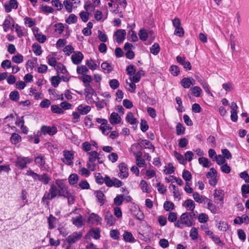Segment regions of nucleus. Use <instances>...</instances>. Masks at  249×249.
Segmentation results:
<instances>
[{
    "instance_id": "obj_48",
    "label": "nucleus",
    "mask_w": 249,
    "mask_h": 249,
    "mask_svg": "<svg viewBox=\"0 0 249 249\" xmlns=\"http://www.w3.org/2000/svg\"><path fill=\"white\" fill-rule=\"evenodd\" d=\"M51 111L53 113L58 114H63L64 112L62 109L59 107L58 105H54L51 106Z\"/></svg>"
},
{
    "instance_id": "obj_18",
    "label": "nucleus",
    "mask_w": 249,
    "mask_h": 249,
    "mask_svg": "<svg viewBox=\"0 0 249 249\" xmlns=\"http://www.w3.org/2000/svg\"><path fill=\"white\" fill-rule=\"evenodd\" d=\"M54 69L57 71V74H59V72L63 74H67L69 75V73L66 67L62 63L58 62L56 67H54Z\"/></svg>"
},
{
    "instance_id": "obj_20",
    "label": "nucleus",
    "mask_w": 249,
    "mask_h": 249,
    "mask_svg": "<svg viewBox=\"0 0 249 249\" xmlns=\"http://www.w3.org/2000/svg\"><path fill=\"white\" fill-rule=\"evenodd\" d=\"M124 240L127 242L134 243L136 241V239L133 236L132 234L127 231H125L123 234Z\"/></svg>"
},
{
    "instance_id": "obj_24",
    "label": "nucleus",
    "mask_w": 249,
    "mask_h": 249,
    "mask_svg": "<svg viewBox=\"0 0 249 249\" xmlns=\"http://www.w3.org/2000/svg\"><path fill=\"white\" fill-rule=\"evenodd\" d=\"M126 121L131 124H138L139 123L138 121L136 118L134 117L133 113L131 112H129L126 117Z\"/></svg>"
},
{
    "instance_id": "obj_14",
    "label": "nucleus",
    "mask_w": 249,
    "mask_h": 249,
    "mask_svg": "<svg viewBox=\"0 0 249 249\" xmlns=\"http://www.w3.org/2000/svg\"><path fill=\"white\" fill-rule=\"evenodd\" d=\"M105 220L107 222V225L109 226L114 225L116 221V219L110 211L106 212L105 215Z\"/></svg>"
},
{
    "instance_id": "obj_15",
    "label": "nucleus",
    "mask_w": 249,
    "mask_h": 249,
    "mask_svg": "<svg viewBox=\"0 0 249 249\" xmlns=\"http://www.w3.org/2000/svg\"><path fill=\"white\" fill-rule=\"evenodd\" d=\"M109 122L112 125L119 124L122 120L121 117L116 112H112L109 118Z\"/></svg>"
},
{
    "instance_id": "obj_34",
    "label": "nucleus",
    "mask_w": 249,
    "mask_h": 249,
    "mask_svg": "<svg viewBox=\"0 0 249 249\" xmlns=\"http://www.w3.org/2000/svg\"><path fill=\"white\" fill-rule=\"evenodd\" d=\"M160 50L159 44L157 43H155L150 48V53L153 55H157L160 52Z\"/></svg>"
},
{
    "instance_id": "obj_54",
    "label": "nucleus",
    "mask_w": 249,
    "mask_h": 249,
    "mask_svg": "<svg viewBox=\"0 0 249 249\" xmlns=\"http://www.w3.org/2000/svg\"><path fill=\"white\" fill-rule=\"evenodd\" d=\"M35 36L36 40L40 43H44L47 40L46 36L41 33H36Z\"/></svg>"
},
{
    "instance_id": "obj_47",
    "label": "nucleus",
    "mask_w": 249,
    "mask_h": 249,
    "mask_svg": "<svg viewBox=\"0 0 249 249\" xmlns=\"http://www.w3.org/2000/svg\"><path fill=\"white\" fill-rule=\"evenodd\" d=\"M182 177L183 178L188 182L192 179V176L191 173L188 170H184L182 173Z\"/></svg>"
},
{
    "instance_id": "obj_17",
    "label": "nucleus",
    "mask_w": 249,
    "mask_h": 249,
    "mask_svg": "<svg viewBox=\"0 0 249 249\" xmlns=\"http://www.w3.org/2000/svg\"><path fill=\"white\" fill-rule=\"evenodd\" d=\"M102 218L100 217L98 215L94 213H91L88 219V223L93 224L95 222L97 223H101L102 221Z\"/></svg>"
},
{
    "instance_id": "obj_22",
    "label": "nucleus",
    "mask_w": 249,
    "mask_h": 249,
    "mask_svg": "<svg viewBox=\"0 0 249 249\" xmlns=\"http://www.w3.org/2000/svg\"><path fill=\"white\" fill-rule=\"evenodd\" d=\"M101 67L105 72L107 73L111 72L113 69V67L111 65V64L107 63V61L102 63Z\"/></svg>"
},
{
    "instance_id": "obj_52",
    "label": "nucleus",
    "mask_w": 249,
    "mask_h": 249,
    "mask_svg": "<svg viewBox=\"0 0 249 249\" xmlns=\"http://www.w3.org/2000/svg\"><path fill=\"white\" fill-rule=\"evenodd\" d=\"M198 231L195 227H193L190 232V236L193 240H195L198 238Z\"/></svg>"
},
{
    "instance_id": "obj_53",
    "label": "nucleus",
    "mask_w": 249,
    "mask_h": 249,
    "mask_svg": "<svg viewBox=\"0 0 249 249\" xmlns=\"http://www.w3.org/2000/svg\"><path fill=\"white\" fill-rule=\"evenodd\" d=\"M12 61L17 64L21 63L23 60V56L20 53H18L12 58Z\"/></svg>"
},
{
    "instance_id": "obj_26",
    "label": "nucleus",
    "mask_w": 249,
    "mask_h": 249,
    "mask_svg": "<svg viewBox=\"0 0 249 249\" xmlns=\"http://www.w3.org/2000/svg\"><path fill=\"white\" fill-rule=\"evenodd\" d=\"M198 162L200 164L202 165L204 167L209 168L212 165V163L208 159L205 157H201L198 159Z\"/></svg>"
},
{
    "instance_id": "obj_28",
    "label": "nucleus",
    "mask_w": 249,
    "mask_h": 249,
    "mask_svg": "<svg viewBox=\"0 0 249 249\" xmlns=\"http://www.w3.org/2000/svg\"><path fill=\"white\" fill-rule=\"evenodd\" d=\"M16 166L20 169H23L27 167L26 161L23 157L18 158L16 162Z\"/></svg>"
},
{
    "instance_id": "obj_1",
    "label": "nucleus",
    "mask_w": 249,
    "mask_h": 249,
    "mask_svg": "<svg viewBox=\"0 0 249 249\" xmlns=\"http://www.w3.org/2000/svg\"><path fill=\"white\" fill-rule=\"evenodd\" d=\"M172 22L174 27L175 28L174 35L179 37H182L184 35V31L183 28L181 27L180 20L178 18H175L172 20Z\"/></svg>"
},
{
    "instance_id": "obj_55",
    "label": "nucleus",
    "mask_w": 249,
    "mask_h": 249,
    "mask_svg": "<svg viewBox=\"0 0 249 249\" xmlns=\"http://www.w3.org/2000/svg\"><path fill=\"white\" fill-rule=\"evenodd\" d=\"M89 15L90 13L89 12H85L84 11H81L79 13V16L80 18L84 22H86L88 21Z\"/></svg>"
},
{
    "instance_id": "obj_46",
    "label": "nucleus",
    "mask_w": 249,
    "mask_h": 249,
    "mask_svg": "<svg viewBox=\"0 0 249 249\" xmlns=\"http://www.w3.org/2000/svg\"><path fill=\"white\" fill-rule=\"evenodd\" d=\"M77 21V17L73 14L69 15L68 18L66 19V22L69 24L75 23Z\"/></svg>"
},
{
    "instance_id": "obj_63",
    "label": "nucleus",
    "mask_w": 249,
    "mask_h": 249,
    "mask_svg": "<svg viewBox=\"0 0 249 249\" xmlns=\"http://www.w3.org/2000/svg\"><path fill=\"white\" fill-rule=\"evenodd\" d=\"M208 216L204 213H201L198 216V220L201 223H205L208 220Z\"/></svg>"
},
{
    "instance_id": "obj_59",
    "label": "nucleus",
    "mask_w": 249,
    "mask_h": 249,
    "mask_svg": "<svg viewBox=\"0 0 249 249\" xmlns=\"http://www.w3.org/2000/svg\"><path fill=\"white\" fill-rule=\"evenodd\" d=\"M51 178L47 176V174L43 173L40 175L39 180L42 181L44 184H47L51 180Z\"/></svg>"
},
{
    "instance_id": "obj_19",
    "label": "nucleus",
    "mask_w": 249,
    "mask_h": 249,
    "mask_svg": "<svg viewBox=\"0 0 249 249\" xmlns=\"http://www.w3.org/2000/svg\"><path fill=\"white\" fill-rule=\"evenodd\" d=\"M91 107L89 106H83L80 105L77 107V110L81 115H86L88 114L90 110Z\"/></svg>"
},
{
    "instance_id": "obj_50",
    "label": "nucleus",
    "mask_w": 249,
    "mask_h": 249,
    "mask_svg": "<svg viewBox=\"0 0 249 249\" xmlns=\"http://www.w3.org/2000/svg\"><path fill=\"white\" fill-rule=\"evenodd\" d=\"M78 78L81 80L83 83H90L92 81V77L88 74H84L83 76L78 77Z\"/></svg>"
},
{
    "instance_id": "obj_12",
    "label": "nucleus",
    "mask_w": 249,
    "mask_h": 249,
    "mask_svg": "<svg viewBox=\"0 0 249 249\" xmlns=\"http://www.w3.org/2000/svg\"><path fill=\"white\" fill-rule=\"evenodd\" d=\"M215 202L218 203L219 202L223 203L224 193L223 190L221 189H215L213 194Z\"/></svg>"
},
{
    "instance_id": "obj_6",
    "label": "nucleus",
    "mask_w": 249,
    "mask_h": 249,
    "mask_svg": "<svg viewBox=\"0 0 249 249\" xmlns=\"http://www.w3.org/2000/svg\"><path fill=\"white\" fill-rule=\"evenodd\" d=\"M129 211L131 214L137 219L140 220L143 219L144 216L142 213L138 209V207L136 205L133 204L130 208Z\"/></svg>"
},
{
    "instance_id": "obj_49",
    "label": "nucleus",
    "mask_w": 249,
    "mask_h": 249,
    "mask_svg": "<svg viewBox=\"0 0 249 249\" xmlns=\"http://www.w3.org/2000/svg\"><path fill=\"white\" fill-rule=\"evenodd\" d=\"M63 5L68 13H71L72 11L73 3L68 0H65L63 1Z\"/></svg>"
},
{
    "instance_id": "obj_57",
    "label": "nucleus",
    "mask_w": 249,
    "mask_h": 249,
    "mask_svg": "<svg viewBox=\"0 0 249 249\" xmlns=\"http://www.w3.org/2000/svg\"><path fill=\"white\" fill-rule=\"evenodd\" d=\"M140 128L142 132H146L149 128V125L147 124V121L144 119H141Z\"/></svg>"
},
{
    "instance_id": "obj_5",
    "label": "nucleus",
    "mask_w": 249,
    "mask_h": 249,
    "mask_svg": "<svg viewBox=\"0 0 249 249\" xmlns=\"http://www.w3.org/2000/svg\"><path fill=\"white\" fill-rule=\"evenodd\" d=\"M191 218H192V213L188 212L184 213L180 216V219L183 224L187 227H191L193 225V222Z\"/></svg>"
},
{
    "instance_id": "obj_60",
    "label": "nucleus",
    "mask_w": 249,
    "mask_h": 249,
    "mask_svg": "<svg viewBox=\"0 0 249 249\" xmlns=\"http://www.w3.org/2000/svg\"><path fill=\"white\" fill-rule=\"evenodd\" d=\"M56 218L53 216L52 214H50L49 217L48 218V223L49 224V229H53L54 228V226L53 225L54 222L56 220Z\"/></svg>"
},
{
    "instance_id": "obj_25",
    "label": "nucleus",
    "mask_w": 249,
    "mask_h": 249,
    "mask_svg": "<svg viewBox=\"0 0 249 249\" xmlns=\"http://www.w3.org/2000/svg\"><path fill=\"white\" fill-rule=\"evenodd\" d=\"M79 179V177L77 174L72 173L71 174L68 178L69 183L70 185H75L77 183Z\"/></svg>"
},
{
    "instance_id": "obj_37",
    "label": "nucleus",
    "mask_w": 249,
    "mask_h": 249,
    "mask_svg": "<svg viewBox=\"0 0 249 249\" xmlns=\"http://www.w3.org/2000/svg\"><path fill=\"white\" fill-rule=\"evenodd\" d=\"M193 198L194 199H195V200L197 202V203H202L203 200H204V199H206L207 200H208V198H207L206 197H204V198L203 197V196H200L198 193L197 192H195V193H193Z\"/></svg>"
},
{
    "instance_id": "obj_58",
    "label": "nucleus",
    "mask_w": 249,
    "mask_h": 249,
    "mask_svg": "<svg viewBox=\"0 0 249 249\" xmlns=\"http://www.w3.org/2000/svg\"><path fill=\"white\" fill-rule=\"evenodd\" d=\"M241 192L243 197H247V194H249V184H243L241 187Z\"/></svg>"
},
{
    "instance_id": "obj_4",
    "label": "nucleus",
    "mask_w": 249,
    "mask_h": 249,
    "mask_svg": "<svg viewBox=\"0 0 249 249\" xmlns=\"http://www.w3.org/2000/svg\"><path fill=\"white\" fill-rule=\"evenodd\" d=\"M100 229L99 228H91L85 236V239L87 240L90 239L92 237L95 239H98L100 237Z\"/></svg>"
},
{
    "instance_id": "obj_39",
    "label": "nucleus",
    "mask_w": 249,
    "mask_h": 249,
    "mask_svg": "<svg viewBox=\"0 0 249 249\" xmlns=\"http://www.w3.org/2000/svg\"><path fill=\"white\" fill-rule=\"evenodd\" d=\"M124 200V196L123 195H117L114 199V203L115 205L119 206L122 204Z\"/></svg>"
},
{
    "instance_id": "obj_61",
    "label": "nucleus",
    "mask_w": 249,
    "mask_h": 249,
    "mask_svg": "<svg viewBox=\"0 0 249 249\" xmlns=\"http://www.w3.org/2000/svg\"><path fill=\"white\" fill-rule=\"evenodd\" d=\"M47 59H48V63L50 66L54 67V68L56 67L58 62H57L55 58L48 55Z\"/></svg>"
},
{
    "instance_id": "obj_13",
    "label": "nucleus",
    "mask_w": 249,
    "mask_h": 249,
    "mask_svg": "<svg viewBox=\"0 0 249 249\" xmlns=\"http://www.w3.org/2000/svg\"><path fill=\"white\" fill-rule=\"evenodd\" d=\"M18 3L17 0H10L9 4L5 3L4 7L6 13H9L12 9H16L18 7Z\"/></svg>"
},
{
    "instance_id": "obj_45",
    "label": "nucleus",
    "mask_w": 249,
    "mask_h": 249,
    "mask_svg": "<svg viewBox=\"0 0 249 249\" xmlns=\"http://www.w3.org/2000/svg\"><path fill=\"white\" fill-rule=\"evenodd\" d=\"M192 93L195 96L198 97L200 96V94L202 92V90L199 87L195 86L191 88Z\"/></svg>"
},
{
    "instance_id": "obj_36",
    "label": "nucleus",
    "mask_w": 249,
    "mask_h": 249,
    "mask_svg": "<svg viewBox=\"0 0 249 249\" xmlns=\"http://www.w3.org/2000/svg\"><path fill=\"white\" fill-rule=\"evenodd\" d=\"M71 221L72 222L73 224L78 227H81L83 224L82 221V216L81 215H79L76 218H72Z\"/></svg>"
},
{
    "instance_id": "obj_30",
    "label": "nucleus",
    "mask_w": 249,
    "mask_h": 249,
    "mask_svg": "<svg viewBox=\"0 0 249 249\" xmlns=\"http://www.w3.org/2000/svg\"><path fill=\"white\" fill-rule=\"evenodd\" d=\"M21 141V136L16 133H13L11 137L10 138V141L12 144H16L18 142H20Z\"/></svg>"
},
{
    "instance_id": "obj_11",
    "label": "nucleus",
    "mask_w": 249,
    "mask_h": 249,
    "mask_svg": "<svg viewBox=\"0 0 249 249\" xmlns=\"http://www.w3.org/2000/svg\"><path fill=\"white\" fill-rule=\"evenodd\" d=\"M83 58L84 55L83 53L79 51L74 52V54L71 56L72 63L75 65L79 64L82 62Z\"/></svg>"
},
{
    "instance_id": "obj_32",
    "label": "nucleus",
    "mask_w": 249,
    "mask_h": 249,
    "mask_svg": "<svg viewBox=\"0 0 249 249\" xmlns=\"http://www.w3.org/2000/svg\"><path fill=\"white\" fill-rule=\"evenodd\" d=\"M64 198H67L69 205H71L74 203L75 201V196L70 192H67L66 194H64Z\"/></svg>"
},
{
    "instance_id": "obj_64",
    "label": "nucleus",
    "mask_w": 249,
    "mask_h": 249,
    "mask_svg": "<svg viewBox=\"0 0 249 249\" xmlns=\"http://www.w3.org/2000/svg\"><path fill=\"white\" fill-rule=\"evenodd\" d=\"M210 237L212 240L219 246L223 247L225 245V244L220 239V238L217 236L214 235L213 236H210Z\"/></svg>"
},
{
    "instance_id": "obj_38",
    "label": "nucleus",
    "mask_w": 249,
    "mask_h": 249,
    "mask_svg": "<svg viewBox=\"0 0 249 249\" xmlns=\"http://www.w3.org/2000/svg\"><path fill=\"white\" fill-rule=\"evenodd\" d=\"M95 178L96 182L99 184L102 185L105 181V177L104 178L102 174L100 173H97L95 174Z\"/></svg>"
},
{
    "instance_id": "obj_40",
    "label": "nucleus",
    "mask_w": 249,
    "mask_h": 249,
    "mask_svg": "<svg viewBox=\"0 0 249 249\" xmlns=\"http://www.w3.org/2000/svg\"><path fill=\"white\" fill-rule=\"evenodd\" d=\"M185 127L182 124L180 123L177 124L176 125V131L178 135H183L185 132Z\"/></svg>"
},
{
    "instance_id": "obj_43",
    "label": "nucleus",
    "mask_w": 249,
    "mask_h": 249,
    "mask_svg": "<svg viewBox=\"0 0 249 249\" xmlns=\"http://www.w3.org/2000/svg\"><path fill=\"white\" fill-rule=\"evenodd\" d=\"M163 208L166 211H170L175 208L174 204L169 201H166L163 204Z\"/></svg>"
},
{
    "instance_id": "obj_51",
    "label": "nucleus",
    "mask_w": 249,
    "mask_h": 249,
    "mask_svg": "<svg viewBox=\"0 0 249 249\" xmlns=\"http://www.w3.org/2000/svg\"><path fill=\"white\" fill-rule=\"evenodd\" d=\"M35 163L39 166H44L45 164V160L43 156H38L36 157L35 160Z\"/></svg>"
},
{
    "instance_id": "obj_27",
    "label": "nucleus",
    "mask_w": 249,
    "mask_h": 249,
    "mask_svg": "<svg viewBox=\"0 0 249 249\" xmlns=\"http://www.w3.org/2000/svg\"><path fill=\"white\" fill-rule=\"evenodd\" d=\"M185 207L188 211H194L195 208V203L191 199H188L185 201Z\"/></svg>"
},
{
    "instance_id": "obj_3",
    "label": "nucleus",
    "mask_w": 249,
    "mask_h": 249,
    "mask_svg": "<svg viewBox=\"0 0 249 249\" xmlns=\"http://www.w3.org/2000/svg\"><path fill=\"white\" fill-rule=\"evenodd\" d=\"M40 132L44 135L48 134L50 136H53L57 132V129L54 125L50 126L43 125L40 128Z\"/></svg>"
},
{
    "instance_id": "obj_8",
    "label": "nucleus",
    "mask_w": 249,
    "mask_h": 249,
    "mask_svg": "<svg viewBox=\"0 0 249 249\" xmlns=\"http://www.w3.org/2000/svg\"><path fill=\"white\" fill-rule=\"evenodd\" d=\"M176 60L178 63L182 65L186 71H189L192 69V66L189 61H186L185 57H181L178 55L176 57Z\"/></svg>"
},
{
    "instance_id": "obj_9",
    "label": "nucleus",
    "mask_w": 249,
    "mask_h": 249,
    "mask_svg": "<svg viewBox=\"0 0 249 249\" xmlns=\"http://www.w3.org/2000/svg\"><path fill=\"white\" fill-rule=\"evenodd\" d=\"M63 153L64 156L66 160V161H65V160L63 159H62V160L63 162L68 165H71L73 163L72 160L73 159L74 157L73 152L69 150H64Z\"/></svg>"
},
{
    "instance_id": "obj_56",
    "label": "nucleus",
    "mask_w": 249,
    "mask_h": 249,
    "mask_svg": "<svg viewBox=\"0 0 249 249\" xmlns=\"http://www.w3.org/2000/svg\"><path fill=\"white\" fill-rule=\"evenodd\" d=\"M109 85L111 89H115L119 88L120 83L118 80L113 79L109 81Z\"/></svg>"
},
{
    "instance_id": "obj_21",
    "label": "nucleus",
    "mask_w": 249,
    "mask_h": 249,
    "mask_svg": "<svg viewBox=\"0 0 249 249\" xmlns=\"http://www.w3.org/2000/svg\"><path fill=\"white\" fill-rule=\"evenodd\" d=\"M144 74V72L142 70L139 71L137 73H135L134 75L131 78L130 77L129 79L133 82L138 83L140 81L141 76Z\"/></svg>"
},
{
    "instance_id": "obj_62",
    "label": "nucleus",
    "mask_w": 249,
    "mask_h": 249,
    "mask_svg": "<svg viewBox=\"0 0 249 249\" xmlns=\"http://www.w3.org/2000/svg\"><path fill=\"white\" fill-rule=\"evenodd\" d=\"M57 187L54 184L51 185L50 188L49 189V192H50V194H51L52 198H54L57 196Z\"/></svg>"
},
{
    "instance_id": "obj_41",
    "label": "nucleus",
    "mask_w": 249,
    "mask_h": 249,
    "mask_svg": "<svg viewBox=\"0 0 249 249\" xmlns=\"http://www.w3.org/2000/svg\"><path fill=\"white\" fill-rule=\"evenodd\" d=\"M9 98L13 101L17 102L19 99V94L17 90H14L10 92Z\"/></svg>"
},
{
    "instance_id": "obj_16",
    "label": "nucleus",
    "mask_w": 249,
    "mask_h": 249,
    "mask_svg": "<svg viewBox=\"0 0 249 249\" xmlns=\"http://www.w3.org/2000/svg\"><path fill=\"white\" fill-rule=\"evenodd\" d=\"M102 151H100L99 152H97L96 151H93L89 152L87 154L89 155V161L90 163L95 162L96 160L98 159V157L101 155Z\"/></svg>"
},
{
    "instance_id": "obj_23",
    "label": "nucleus",
    "mask_w": 249,
    "mask_h": 249,
    "mask_svg": "<svg viewBox=\"0 0 249 249\" xmlns=\"http://www.w3.org/2000/svg\"><path fill=\"white\" fill-rule=\"evenodd\" d=\"M94 194H95V196L98 199V202L100 203V205L102 206L105 203V195L103 193L102 191L100 190L96 191L94 192Z\"/></svg>"
},
{
    "instance_id": "obj_2",
    "label": "nucleus",
    "mask_w": 249,
    "mask_h": 249,
    "mask_svg": "<svg viewBox=\"0 0 249 249\" xmlns=\"http://www.w3.org/2000/svg\"><path fill=\"white\" fill-rule=\"evenodd\" d=\"M82 237V232H73L66 238L65 241L69 244L68 245L71 246V244H73L79 241Z\"/></svg>"
},
{
    "instance_id": "obj_10",
    "label": "nucleus",
    "mask_w": 249,
    "mask_h": 249,
    "mask_svg": "<svg viewBox=\"0 0 249 249\" xmlns=\"http://www.w3.org/2000/svg\"><path fill=\"white\" fill-rule=\"evenodd\" d=\"M126 36V32L124 29H118L114 34V36L116 37V42L120 44L124 40Z\"/></svg>"
},
{
    "instance_id": "obj_29",
    "label": "nucleus",
    "mask_w": 249,
    "mask_h": 249,
    "mask_svg": "<svg viewBox=\"0 0 249 249\" xmlns=\"http://www.w3.org/2000/svg\"><path fill=\"white\" fill-rule=\"evenodd\" d=\"M50 80L51 82L52 85L53 87H54V88L57 87L61 81L60 76H59V74L58 73V74H57V75L52 76L50 78Z\"/></svg>"
},
{
    "instance_id": "obj_7",
    "label": "nucleus",
    "mask_w": 249,
    "mask_h": 249,
    "mask_svg": "<svg viewBox=\"0 0 249 249\" xmlns=\"http://www.w3.org/2000/svg\"><path fill=\"white\" fill-rule=\"evenodd\" d=\"M119 168L120 173L118 176L122 179L127 178L129 174L127 165L124 162H121L119 165Z\"/></svg>"
},
{
    "instance_id": "obj_35",
    "label": "nucleus",
    "mask_w": 249,
    "mask_h": 249,
    "mask_svg": "<svg viewBox=\"0 0 249 249\" xmlns=\"http://www.w3.org/2000/svg\"><path fill=\"white\" fill-rule=\"evenodd\" d=\"M139 36L140 39L142 41H146L148 37V33L144 29H141L139 31Z\"/></svg>"
},
{
    "instance_id": "obj_33",
    "label": "nucleus",
    "mask_w": 249,
    "mask_h": 249,
    "mask_svg": "<svg viewBox=\"0 0 249 249\" xmlns=\"http://www.w3.org/2000/svg\"><path fill=\"white\" fill-rule=\"evenodd\" d=\"M33 51L36 55H40L42 53L41 47L36 43H35L32 45Z\"/></svg>"
},
{
    "instance_id": "obj_31",
    "label": "nucleus",
    "mask_w": 249,
    "mask_h": 249,
    "mask_svg": "<svg viewBox=\"0 0 249 249\" xmlns=\"http://www.w3.org/2000/svg\"><path fill=\"white\" fill-rule=\"evenodd\" d=\"M180 83L181 85L185 89H188L189 88L191 85V84H192L190 80V77H184L182 78Z\"/></svg>"
},
{
    "instance_id": "obj_42",
    "label": "nucleus",
    "mask_w": 249,
    "mask_h": 249,
    "mask_svg": "<svg viewBox=\"0 0 249 249\" xmlns=\"http://www.w3.org/2000/svg\"><path fill=\"white\" fill-rule=\"evenodd\" d=\"M128 36H130V38H128V40L132 42H136L138 40L136 33L132 29L128 31Z\"/></svg>"
},
{
    "instance_id": "obj_44",
    "label": "nucleus",
    "mask_w": 249,
    "mask_h": 249,
    "mask_svg": "<svg viewBox=\"0 0 249 249\" xmlns=\"http://www.w3.org/2000/svg\"><path fill=\"white\" fill-rule=\"evenodd\" d=\"M169 71L174 76H178L180 73L179 68L177 65H172L170 68Z\"/></svg>"
}]
</instances>
